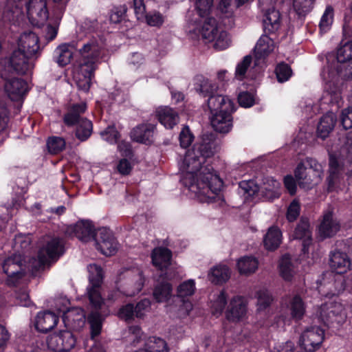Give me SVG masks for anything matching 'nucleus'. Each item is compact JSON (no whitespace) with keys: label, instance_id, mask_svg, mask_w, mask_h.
<instances>
[{"label":"nucleus","instance_id":"11","mask_svg":"<svg viewBox=\"0 0 352 352\" xmlns=\"http://www.w3.org/2000/svg\"><path fill=\"white\" fill-rule=\"evenodd\" d=\"M340 222L335 215L333 209L325 210L321 217L318 226V234L324 239L334 236L340 230Z\"/></svg>","mask_w":352,"mask_h":352},{"label":"nucleus","instance_id":"15","mask_svg":"<svg viewBox=\"0 0 352 352\" xmlns=\"http://www.w3.org/2000/svg\"><path fill=\"white\" fill-rule=\"evenodd\" d=\"M329 265L338 274L347 272L351 268V262L346 251L336 250L330 254Z\"/></svg>","mask_w":352,"mask_h":352},{"label":"nucleus","instance_id":"46","mask_svg":"<svg viewBox=\"0 0 352 352\" xmlns=\"http://www.w3.org/2000/svg\"><path fill=\"white\" fill-rule=\"evenodd\" d=\"M337 59L340 63H346L352 59V41L345 43L338 49Z\"/></svg>","mask_w":352,"mask_h":352},{"label":"nucleus","instance_id":"59","mask_svg":"<svg viewBox=\"0 0 352 352\" xmlns=\"http://www.w3.org/2000/svg\"><path fill=\"white\" fill-rule=\"evenodd\" d=\"M151 301L148 299H142L137 303L136 306L134 307L135 316L137 318H142L145 314L149 311Z\"/></svg>","mask_w":352,"mask_h":352},{"label":"nucleus","instance_id":"34","mask_svg":"<svg viewBox=\"0 0 352 352\" xmlns=\"http://www.w3.org/2000/svg\"><path fill=\"white\" fill-rule=\"evenodd\" d=\"M281 236V232L277 227L272 226L270 228L263 240L266 249L269 250H276L280 244Z\"/></svg>","mask_w":352,"mask_h":352},{"label":"nucleus","instance_id":"23","mask_svg":"<svg viewBox=\"0 0 352 352\" xmlns=\"http://www.w3.org/2000/svg\"><path fill=\"white\" fill-rule=\"evenodd\" d=\"M208 106L212 114L223 111H234L232 101L222 95H210L208 99Z\"/></svg>","mask_w":352,"mask_h":352},{"label":"nucleus","instance_id":"43","mask_svg":"<svg viewBox=\"0 0 352 352\" xmlns=\"http://www.w3.org/2000/svg\"><path fill=\"white\" fill-rule=\"evenodd\" d=\"M88 322L91 329V338L99 335L102 329V316L96 312H92L88 317Z\"/></svg>","mask_w":352,"mask_h":352},{"label":"nucleus","instance_id":"47","mask_svg":"<svg viewBox=\"0 0 352 352\" xmlns=\"http://www.w3.org/2000/svg\"><path fill=\"white\" fill-rule=\"evenodd\" d=\"M242 4L237 0H221L218 8L221 13L226 14V16L228 17L232 16L234 8Z\"/></svg>","mask_w":352,"mask_h":352},{"label":"nucleus","instance_id":"44","mask_svg":"<svg viewBox=\"0 0 352 352\" xmlns=\"http://www.w3.org/2000/svg\"><path fill=\"white\" fill-rule=\"evenodd\" d=\"M65 140L60 137H51L47 142L49 152L52 154H57L65 148Z\"/></svg>","mask_w":352,"mask_h":352},{"label":"nucleus","instance_id":"1","mask_svg":"<svg viewBox=\"0 0 352 352\" xmlns=\"http://www.w3.org/2000/svg\"><path fill=\"white\" fill-rule=\"evenodd\" d=\"M183 169L186 173L184 183L195 193L201 202L219 203L224 201L221 195L222 181L214 169L194 151L188 150L184 159Z\"/></svg>","mask_w":352,"mask_h":352},{"label":"nucleus","instance_id":"29","mask_svg":"<svg viewBox=\"0 0 352 352\" xmlns=\"http://www.w3.org/2000/svg\"><path fill=\"white\" fill-rule=\"evenodd\" d=\"M274 43L273 40L267 35H263L254 47L256 58H265L274 50Z\"/></svg>","mask_w":352,"mask_h":352},{"label":"nucleus","instance_id":"25","mask_svg":"<svg viewBox=\"0 0 352 352\" xmlns=\"http://www.w3.org/2000/svg\"><path fill=\"white\" fill-rule=\"evenodd\" d=\"M58 321V317L52 312H40L36 316L35 327L38 331L47 333L57 324Z\"/></svg>","mask_w":352,"mask_h":352},{"label":"nucleus","instance_id":"38","mask_svg":"<svg viewBox=\"0 0 352 352\" xmlns=\"http://www.w3.org/2000/svg\"><path fill=\"white\" fill-rule=\"evenodd\" d=\"M195 88L197 91L208 95L216 91L217 86L204 76L198 75L195 78Z\"/></svg>","mask_w":352,"mask_h":352},{"label":"nucleus","instance_id":"13","mask_svg":"<svg viewBox=\"0 0 352 352\" xmlns=\"http://www.w3.org/2000/svg\"><path fill=\"white\" fill-rule=\"evenodd\" d=\"M33 58L28 57L25 53L17 49L12 53L8 60V65L5 69L9 73H11L10 70L12 69L17 74H24L33 68Z\"/></svg>","mask_w":352,"mask_h":352},{"label":"nucleus","instance_id":"27","mask_svg":"<svg viewBox=\"0 0 352 352\" xmlns=\"http://www.w3.org/2000/svg\"><path fill=\"white\" fill-rule=\"evenodd\" d=\"M263 28L265 33H273L280 27L281 19L278 10L272 8L265 14L263 20Z\"/></svg>","mask_w":352,"mask_h":352},{"label":"nucleus","instance_id":"31","mask_svg":"<svg viewBox=\"0 0 352 352\" xmlns=\"http://www.w3.org/2000/svg\"><path fill=\"white\" fill-rule=\"evenodd\" d=\"M151 256L153 265L162 270L170 265L172 254L167 248H159L153 251Z\"/></svg>","mask_w":352,"mask_h":352},{"label":"nucleus","instance_id":"53","mask_svg":"<svg viewBox=\"0 0 352 352\" xmlns=\"http://www.w3.org/2000/svg\"><path fill=\"white\" fill-rule=\"evenodd\" d=\"M226 298L225 292L221 291L212 304V311L214 315L219 316L222 313L227 303Z\"/></svg>","mask_w":352,"mask_h":352},{"label":"nucleus","instance_id":"57","mask_svg":"<svg viewBox=\"0 0 352 352\" xmlns=\"http://www.w3.org/2000/svg\"><path fill=\"white\" fill-rule=\"evenodd\" d=\"M195 292V283L189 280L182 283L177 288V296L184 298L193 294Z\"/></svg>","mask_w":352,"mask_h":352},{"label":"nucleus","instance_id":"16","mask_svg":"<svg viewBox=\"0 0 352 352\" xmlns=\"http://www.w3.org/2000/svg\"><path fill=\"white\" fill-rule=\"evenodd\" d=\"M233 111H219L212 114L210 122L214 131L220 133H228L232 127Z\"/></svg>","mask_w":352,"mask_h":352},{"label":"nucleus","instance_id":"22","mask_svg":"<svg viewBox=\"0 0 352 352\" xmlns=\"http://www.w3.org/2000/svg\"><path fill=\"white\" fill-rule=\"evenodd\" d=\"M246 314V305L243 299L239 297L233 298L226 311V318L232 322L242 319Z\"/></svg>","mask_w":352,"mask_h":352},{"label":"nucleus","instance_id":"62","mask_svg":"<svg viewBox=\"0 0 352 352\" xmlns=\"http://www.w3.org/2000/svg\"><path fill=\"white\" fill-rule=\"evenodd\" d=\"M300 214V204L296 200H294L288 207L287 212V219L289 221H295Z\"/></svg>","mask_w":352,"mask_h":352},{"label":"nucleus","instance_id":"4","mask_svg":"<svg viewBox=\"0 0 352 352\" xmlns=\"http://www.w3.org/2000/svg\"><path fill=\"white\" fill-rule=\"evenodd\" d=\"M144 278L139 268L124 269L118 275L116 284L118 289L126 296H133L139 293L144 285Z\"/></svg>","mask_w":352,"mask_h":352},{"label":"nucleus","instance_id":"8","mask_svg":"<svg viewBox=\"0 0 352 352\" xmlns=\"http://www.w3.org/2000/svg\"><path fill=\"white\" fill-rule=\"evenodd\" d=\"M1 78L5 80L4 89L8 97L16 100L21 98L28 90L27 83L21 78L15 77L6 69L0 72Z\"/></svg>","mask_w":352,"mask_h":352},{"label":"nucleus","instance_id":"24","mask_svg":"<svg viewBox=\"0 0 352 352\" xmlns=\"http://www.w3.org/2000/svg\"><path fill=\"white\" fill-rule=\"evenodd\" d=\"M155 116L166 128L172 129L179 122L177 112L169 107H159L155 111Z\"/></svg>","mask_w":352,"mask_h":352},{"label":"nucleus","instance_id":"54","mask_svg":"<svg viewBox=\"0 0 352 352\" xmlns=\"http://www.w3.org/2000/svg\"><path fill=\"white\" fill-rule=\"evenodd\" d=\"M62 331L48 336L47 339V346L55 352H61Z\"/></svg>","mask_w":352,"mask_h":352},{"label":"nucleus","instance_id":"41","mask_svg":"<svg viewBox=\"0 0 352 352\" xmlns=\"http://www.w3.org/2000/svg\"><path fill=\"white\" fill-rule=\"evenodd\" d=\"M279 268L281 276L286 280H290L294 272L291 262V258L288 255H285L282 257L280 261Z\"/></svg>","mask_w":352,"mask_h":352},{"label":"nucleus","instance_id":"45","mask_svg":"<svg viewBox=\"0 0 352 352\" xmlns=\"http://www.w3.org/2000/svg\"><path fill=\"white\" fill-rule=\"evenodd\" d=\"M272 184H264L261 187V193L263 197L267 200H273L279 197L277 188L279 186L278 182L276 180L270 181Z\"/></svg>","mask_w":352,"mask_h":352},{"label":"nucleus","instance_id":"10","mask_svg":"<svg viewBox=\"0 0 352 352\" xmlns=\"http://www.w3.org/2000/svg\"><path fill=\"white\" fill-rule=\"evenodd\" d=\"M18 49L34 60L37 59L42 52L38 36L31 31L21 34L18 40Z\"/></svg>","mask_w":352,"mask_h":352},{"label":"nucleus","instance_id":"7","mask_svg":"<svg viewBox=\"0 0 352 352\" xmlns=\"http://www.w3.org/2000/svg\"><path fill=\"white\" fill-rule=\"evenodd\" d=\"M89 285L87 287V294L90 303L96 308H101L104 301L100 293V287L103 280L102 269L91 264L88 267Z\"/></svg>","mask_w":352,"mask_h":352},{"label":"nucleus","instance_id":"17","mask_svg":"<svg viewBox=\"0 0 352 352\" xmlns=\"http://www.w3.org/2000/svg\"><path fill=\"white\" fill-rule=\"evenodd\" d=\"M3 270L8 277V281L9 283H13L12 278H20L23 275L21 256L19 254H14L7 258L3 263Z\"/></svg>","mask_w":352,"mask_h":352},{"label":"nucleus","instance_id":"49","mask_svg":"<svg viewBox=\"0 0 352 352\" xmlns=\"http://www.w3.org/2000/svg\"><path fill=\"white\" fill-rule=\"evenodd\" d=\"M230 38L228 34L226 31H221L217 33V35L212 42H214V48L217 50H223L226 49L230 45Z\"/></svg>","mask_w":352,"mask_h":352},{"label":"nucleus","instance_id":"63","mask_svg":"<svg viewBox=\"0 0 352 352\" xmlns=\"http://www.w3.org/2000/svg\"><path fill=\"white\" fill-rule=\"evenodd\" d=\"M148 25L155 27H160L164 23V16L160 12L149 13L146 16Z\"/></svg>","mask_w":352,"mask_h":352},{"label":"nucleus","instance_id":"12","mask_svg":"<svg viewBox=\"0 0 352 352\" xmlns=\"http://www.w3.org/2000/svg\"><path fill=\"white\" fill-rule=\"evenodd\" d=\"M307 170L304 163H299L294 171V175L299 186L305 189H310L320 182L323 173L318 172V170Z\"/></svg>","mask_w":352,"mask_h":352},{"label":"nucleus","instance_id":"32","mask_svg":"<svg viewBox=\"0 0 352 352\" xmlns=\"http://www.w3.org/2000/svg\"><path fill=\"white\" fill-rule=\"evenodd\" d=\"M73 56V51L71 45L62 44L56 48L54 53V59L60 67L68 65Z\"/></svg>","mask_w":352,"mask_h":352},{"label":"nucleus","instance_id":"14","mask_svg":"<svg viewBox=\"0 0 352 352\" xmlns=\"http://www.w3.org/2000/svg\"><path fill=\"white\" fill-rule=\"evenodd\" d=\"M26 10L29 20L34 25L43 24L48 18L47 0H29Z\"/></svg>","mask_w":352,"mask_h":352},{"label":"nucleus","instance_id":"51","mask_svg":"<svg viewBox=\"0 0 352 352\" xmlns=\"http://www.w3.org/2000/svg\"><path fill=\"white\" fill-rule=\"evenodd\" d=\"M61 342V352H67L74 347L76 338L70 331H63Z\"/></svg>","mask_w":352,"mask_h":352},{"label":"nucleus","instance_id":"3","mask_svg":"<svg viewBox=\"0 0 352 352\" xmlns=\"http://www.w3.org/2000/svg\"><path fill=\"white\" fill-rule=\"evenodd\" d=\"M87 109L85 102L73 105L64 116V122L67 126L78 124L76 130V136L80 141L87 140L91 135L93 125L90 120L81 118Z\"/></svg>","mask_w":352,"mask_h":352},{"label":"nucleus","instance_id":"40","mask_svg":"<svg viewBox=\"0 0 352 352\" xmlns=\"http://www.w3.org/2000/svg\"><path fill=\"white\" fill-rule=\"evenodd\" d=\"M290 311L293 318L300 320L302 318L305 312V307L302 298L299 296L296 295L292 298L290 302Z\"/></svg>","mask_w":352,"mask_h":352},{"label":"nucleus","instance_id":"6","mask_svg":"<svg viewBox=\"0 0 352 352\" xmlns=\"http://www.w3.org/2000/svg\"><path fill=\"white\" fill-rule=\"evenodd\" d=\"M64 252V243L58 237L46 236L43 239L38 252V265L36 268H41L45 264L56 261Z\"/></svg>","mask_w":352,"mask_h":352},{"label":"nucleus","instance_id":"35","mask_svg":"<svg viewBox=\"0 0 352 352\" xmlns=\"http://www.w3.org/2000/svg\"><path fill=\"white\" fill-rule=\"evenodd\" d=\"M140 349L146 352H168V348L165 340L157 337L148 338L144 346Z\"/></svg>","mask_w":352,"mask_h":352},{"label":"nucleus","instance_id":"60","mask_svg":"<svg viewBox=\"0 0 352 352\" xmlns=\"http://www.w3.org/2000/svg\"><path fill=\"white\" fill-rule=\"evenodd\" d=\"M340 122L344 129L352 128V107H348L342 110Z\"/></svg>","mask_w":352,"mask_h":352},{"label":"nucleus","instance_id":"56","mask_svg":"<svg viewBox=\"0 0 352 352\" xmlns=\"http://www.w3.org/2000/svg\"><path fill=\"white\" fill-rule=\"evenodd\" d=\"M252 58L251 56H245L243 60L240 62L236 68L235 75L239 80H242L245 75L248 69L252 63Z\"/></svg>","mask_w":352,"mask_h":352},{"label":"nucleus","instance_id":"37","mask_svg":"<svg viewBox=\"0 0 352 352\" xmlns=\"http://www.w3.org/2000/svg\"><path fill=\"white\" fill-rule=\"evenodd\" d=\"M210 280L214 284H222L230 278V272L228 267L219 265L213 267L208 274Z\"/></svg>","mask_w":352,"mask_h":352},{"label":"nucleus","instance_id":"33","mask_svg":"<svg viewBox=\"0 0 352 352\" xmlns=\"http://www.w3.org/2000/svg\"><path fill=\"white\" fill-rule=\"evenodd\" d=\"M217 144L214 141L210 140L208 137L204 138L202 142L197 146H194L192 149L197 155L206 159L210 158L214 155L216 152Z\"/></svg>","mask_w":352,"mask_h":352},{"label":"nucleus","instance_id":"18","mask_svg":"<svg viewBox=\"0 0 352 352\" xmlns=\"http://www.w3.org/2000/svg\"><path fill=\"white\" fill-rule=\"evenodd\" d=\"M63 321L67 327L75 331H80L85 325V313L79 307L69 309L64 313Z\"/></svg>","mask_w":352,"mask_h":352},{"label":"nucleus","instance_id":"28","mask_svg":"<svg viewBox=\"0 0 352 352\" xmlns=\"http://www.w3.org/2000/svg\"><path fill=\"white\" fill-rule=\"evenodd\" d=\"M336 123V116L332 112H329L324 115L317 127V133L318 137L325 139L329 133L333 131Z\"/></svg>","mask_w":352,"mask_h":352},{"label":"nucleus","instance_id":"36","mask_svg":"<svg viewBox=\"0 0 352 352\" xmlns=\"http://www.w3.org/2000/svg\"><path fill=\"white\" fill-rule=\"evenodd\" d=\"M258 262L255 257L245 256L238 261L237 267L241 274H250L256 272Z\"/></svg>","mask_w":352,"mask_h":352},{"label":"nucleus","instance_id":"61","mask_svg":"<svg viewBox=\"0 0 352 352\" xmlns=\"http://www.w3.org/2000/svg\"><path fill=\"white\" fill-rule=\"evenodd\" d=\"M193 135L190 133L188 126H184L179 134L180 145L183 148H186L190 145L192 142Z\"/></svg>","mask_w":352,"mask_h":352},{"label":"nucleus","instance_id":"21","mask_svg":"<svg viewBox=\"0 0 352 352\" xmlns=\"http://www.w3.org/2000/svg\"><path fill=\"white\" fill-rule=\"evenodd\" d=\"M292 236L294 239L302 241V251L305 253L312 241L309 223L307 219L301 218L294 230Z\"/></svg>","mask_w":352,"mask_h":352},{"label":"nucleus","instance_id":"30","mask_svg":"<svg viewBox=\"0 0 352 352\" xmlns=\"http://www.w3.org/2000/svg\"><path fill=\"white\" fill-rule=\"evenodd\" d=\"M219 32L217 21L213 17H207L204 21L201 30L202 39L206 43H210L214 41Z\"/></svg>","mask_w":352,"mask_h":352},{"label":"nucleus","instance_id":"5","mask_svg":"<svg viewBox=\"0 0 352 352\" xmlns=\"http://www.w3.org/2000/svg\"><path fill=\"white\" fill-rule=\"evenodd\" d=\"M318 318L326 326L339 329L346 320V313L340 302L329 301L322 304L317 311Z\"/></svg>","mask_w":352,"mask_h":352},{"label":"nucleus","instance_id":"55","mask_svg":"<svg viewBox=\"0 0 352 352\" xmlns=\"http://www.w3.org/2000/svg\"><path fill=\"white\" fill-rule=\"evenodd\" d=\"M214 0H196V8L200 16H208L210 13Z\"/></svg>","mask_w":352,"mask_h":352},{"label":"nucleus","instance_id":"9","mask_svg":"<svg viewBox=\"0 0 352 352\" xmlns=\"http://www.w3.org/2000/svg\"><path fill=\"white\" fill-rule=\"evenodd\" d=\"M324 331L319 327L314 326L306 329L302 333L299 344L306 352H315L324 340Z\"/></svg>","mask_w":352,"mask_h":352},{"label":"nucleus","instance_id":"58","mask_svg":"<svg viewBox=\"0 0 352 352\" xmlns=\"http://www.w3.org/2000/svg\"><path fill=\"white\" fill-rule=\"evenodd\" d=\"M277 79L279 82H285L291 76L292 69L286 63H281L276 68Z\"/></svg>","mask_w":352,"mask_h":352},{"label":"nucleus","instance_id":"19","mask_svg":"<svg viewBox=\"0 0 352 352\" xmlns=\"http://www.w3.org/2000/svg\"><path fill=\"white\" fill-rule=\"evenodd\" d=\"M67 232L74 234L79 240L87 242L93 238L94 226L90 221H80L75 225L69 226Z\"/></svg>","mask_w":352,"mask_h":352},{"label":"nucleus","instance_id":"64","mask_svg":"<svg viewBox=\"0 0 352 352\" xmlns=\"http://www.w3.org/2000/svg\"><path fill=\"white\" fill-rule=\"evenodd\" d=\"M135 315L134 306L132 304H127L120 309L118 316L122 319L129 320L133 319Z\"/></svg>","mask_w":352,"mask_h":352},{"label":"nucleus","instance_id":"48","mask_svg":"<svg viewBox=\"0 0 352 352\" xmlns=\"http://www.w3.org/2000/svg\"><path fill=\"white\" fill-rule=\"evenodd\" d=\"M239 188L241 193L250 197L254 196L260 190L258 186L253 180L241 182Z\"/></svg>","mask_w":352,"mask_h":352},{"label":"nucleus","instance_id":"50","mask_svg":"<svg viewBox=\"0 0 352 352\" xmlns=\"http://www.w3.org/2000/svg\"><path fill=\"white\" fill-rule=\"evenodd\" d=\"M329 175L327 178L329 185L333 184L334 179L336 178L341 167L336 157L331 155L329 160Z\"/></svg>","mask_w":352,"mask_h":352},{"label":"nucleus","instance_id":"20","mask_svg":"<svg viewBox=\"0 0 352 352\" xmlns=\"http://www.w3.org/2000/svg\"><path fill=\"white\" fill-rule=\"evenodd\" d=\"M155 129V126L152 124H140L131 131V138L135 142L151 144L153 142Z\"/></svg>","mask_w":352,"mask_h":352},{"label":"nucleus","instance_id":"39","mask_svg":"<svg viewBox=\"0 0 352 352\" xmlns=\"http://www.w3.org/2000/svg\"><path fill=\"white\" fill-rule=\"evenodd\" d=\"M172 292V286L168 283H162L157 285L153 291L154 298L158 302L167 301Z\"/></svg>","mask_w":352,"mask_h":352},{"label":"nucleus","instance_id":"42","mask_svg":"<svg viewBox=\"0 0 352 352\" xmlns=\"http://www.w3.org/2000/svg\"><path fill=\"white\" fill-rule=\"evenodd\" d=\"M315 0H293V8L298 16H305L313 8Z\"/></svg>","mask_w":352,"mask_h":352},{"label":"nucleus","instance_id":"26","mask_svg":"<svg viewBox=\"0 0 352 352\" xmlns=\"http://www.w3.org/2000/svg\"><path fill=\"white\" fill-rule=\"evenodd\" d=\"M93 238L97 250L106 256L110 254V234L108 228L102 227L97 230Z\"/></svg>","mask_w":352,"mask_h":352},{"label":"nucleus","instance_id":"52","mask_svg":"<svg viewBox=\"0 0 352 352\" xmlns=\"http://www.w3.org/2000/svg\"><path fill=\"white\" fill-rule=\"evenodd\" d=\"M272 297L267 290H260L257 292L258 309L262 310L267 308L271 304Z\"/></svg>","mask_w":352,"mask_h":352},{"label":"nucleus","instance_id":"2","mask_svg":"<svg viewBox=\"0 0 352 352\" xmlns=\"http://www.w3.org/2000/svg\"><path fill=\"white\" fill-rule=\"evenodd\" d=\"M81 58L74 72V78L78 89L85 93L89 91L95 70L96 60L100 55L98 47L94 43H87L79 50Z\"/></svg>","mask_w":352,"mask_h":352}]
</instances>
